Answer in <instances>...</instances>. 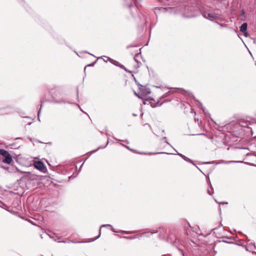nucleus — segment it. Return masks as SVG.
Segmentation results:
<instances>
[{
  "mask_svg": "<svg viewBox=\"0 0 256 256\" xmlns=\"http://www.w3.org/2000/svg\"><path fill=\"white\" fill-rule=\"evenodd\" d=\"M50 238H52L54 241H57L56 239L54 238V237H52V236H50Z\"/></svg>",
  "mask_w": 256,
  "mask_h": 256,
  "instance_id": "a18cd8bd",
  "label": "nucleus"
},
{
  "mask_svg": "<svg viewBox=\"0 0 256 256\" xmlns=\"http://www.w3.org/2000/svg\"><path fill=\"white\" fill-rule=\"evenodd\" d=\"M96 62V60L94 62H92V64H88L87 66H85V68L86 66H93L95 64Z\"/></svg>",
  "mask_w": 256,
  "mask_h": 256,
  "instance_id": "cd10ccee",
  "label": "nucleus"
},
{
  "mask_svg": "<svg viewBox=\"0 0 256 256\" xmlns=\"http://www.w3.org/2000/svg\"><path fill=\"white\" fill-rule=\"evenodd\" d=\"M220 226H222V224L221 223L220 224Z\"/></svg>",
  "mask_w": 256,
  "mask_h": 256,
  "instance_id": "e2e57ef3",
  "label": "nucleus"
},
{
  "mask_svg": "<svg viewBox=\"0 0 256 256\" xmlns=\"http://www.w3.org/2000/svg\"><path fill=\"white\" fill-rule=\"evenodd\" d=\"M76 106L80 108V110L81 112H83V110H82V109L80 108V106L78 104H76Z\"/></svg>",
  "mask_w": 256,
  "mask_h": 256,
  "instance_id": "ea45409f",
  "label": "nucleus"
},
{
  "mask_svg": "<svg viewBox=\"0 0 256 256\" xmlns=\"http://www.w3.org/2000/svg\"><path fill=\"white\" fill-rule=\"evenodd\" d=\"M178 250H179L180 251V252H182V256H184V254L182 253V250H181L180 248H178Z\"/></svg>",
  "mask_w": 256,
  "mask_h": 256,
  "instance_id": "de8ad7c7",
  "label": "nucleus"
},
{
  "mask_svg": "<svg viewBox=\"0 0 256 256\" xmlns=\"http://www.w3.org/2000/svg\"><path fill=\"white\" fill-rule=\"evenodd\" d=\"M121 238H126V239L132 240V239L136 238V236H121Z\"/></svg>",
  "mask_w": 256,
  "mask_h": 256,
  "instance_id": "412c9836",
  "label": "nucleus"
},
{
  "mask_svg": "<svg viewBox=\"0 0 256 256\" xmlns=\"http://www.w3.org/2000/svg\"><path fill=\"white\" fill-rule=\"evenodd\" d=\"M235 162H236V161H224V160H223L222 162H221V163L224 164H230V163H235Z\"/></svg>",
  "mask_w": 256,
  "mask_h": 256,
  "instance_id": "5701e85b",
  "label": "nucleus"
},
{
  "mask_svg": "<svg viewBox=\"0 0 256 256\" xmlns=\"http://www.w3.org/2000/svg\"><path fill=\"white\" fill-rule=\"evenodd\" d=\"M42 104H40V109L39 110V111L38 112V120H40V119H39V116H40V111L42 107V102H41Z\"/></svg>",
  "mask_w": 256,
  "mask_h": 256,
  "instance_id": "7c9ffc66",
  "label": "nucleus"
},
{
  "mask_svg": "<svg viewBox=\"0 0 256 256\" xmlns=\"http://www.w3.org/2000/svg\"><path fill=\"white\" fill-rule=\"evenodd\" d=\"M108 141L106 144V145L104 146H100L99 147H98L96 149L94 150H93L91 152L92 153H94L96 152H97L98 150V149H100V148H105L106 147V146L108 144V142H109V140H108Z\"/></svg>",
  "mask_w": 256,
  "mask_h": 256,
  "instance_id": "dca6fc26",
  "label": "nucleus"
},
{
  "mask_svg": "<svg viewBox=\"0 0 256 256\" xmlns=\"http://www.w3.org/2000/svg\"><path fill=\"white\" fill-rule=\"evenodd\" d=\"M216 229V228H214L212 229V230H215Z\"/></svg>",
  "mask_w": 256,
  "mask_h": 256,
  "instance_id": "0e129e2a",
  "label": "nucleus"
},
{
  "mask_svg": "<svg viewBox=\"0 0 256 256\" xmlns=\"http://www.w3.org/2000/svg\"><path fill=\"white\" fill-rule=\"evenodd\" d=\"M216 24H218L220 25V26L221 27H223V28H226L227 27V25L225 24H220L219 22H216Z\"/></svg>",
  "mask_w": 256,
  "mask_h": 256,
  "instance_id": "c85d7f7f",
  "label": "nucleus"
},
{
  "mask_svg": "<svg viewBox=\"0 0 256 256\" xmlns=\"http://www.w3.org/2000/svg\"><path fill=\"white\" fill-rule=\"evenodd\" d=\"M137 153L141 154H171L170 153H168L165 152H137Z\"/></svg>",
  "mask_w": 256,
  "mask_h": 256,
  "instance_id": "9b49d317",
  "label": "nucleus"
},
{
  "mask_svg": "<svg viewBox=\"0 0 256 256\" xmlns=\"http://www.w3.org/2000/svg\"><path fill=\"white\" fill-rule=\"evenodd\" d=\"M28 139H30V140H32V138H29V137H28Z\"/></svg>",
  "mask_w": 256,
  "mask_h": 256,
  "instance_id": "5fc2aeb1",
  "label": "nucleus"
},
{
  "mask_svg": "<svg viewBox=\"0 0 256 256\" xmlns=\"http://www.w3.org/2000/svg\"><path fill=\"white\" fill-rule=\"evenodd\" d=\"M4 110H6V114H8L12 112V110H14V108L12 106H9L4 108Z\"/></svg>",
  "mask_w": 256,
  "mask_h": 256,
  "instance_id": "2eb2a0df",
  "label": "nucleus"
},
{
  "mask_svg": "<svg viewBox=\"0 0 256 256\" xmlns=\"http://www.w3.org/2000/svg\"><path fill=\"white\" fill-rule=\"evenodd\" d=\"M193 229H194V228H192L190 227V229H188L186 230V234L187 236L190 235V236L192 238L195 236V235L193 233Z\"/></svg>",
  "mask_w": 256,
  "mask_h": 256,
  "instance_id": "f8f14e48",
  "label": "nucleus"
},
{
  "mask_svg": "<svg viewBox=\"0 0 256 256\" xmlns=\"http://www.w3.org/2000/svg\"><path fill=\"white\" fill-rule=\"evenodd\" d=\"M120 232L122 234H132L136 232V231H125V230H120L118 232Z\"/></svg>",
  "mask_w": 256,
  "mask_h": 256,
  "instance_id": "6ab92c4d",
  "label": "nucleus"
},
{
  "mask_svg": "<svg viewBox=\"0 0 256 256\" xmlns=\"http://www.w3.org/2000/svg\"><path fill=\"white\" fill-rule=\"evenodd\" d=\"M56 240H57V241H58V242H59V240H61V238H60V237H58V238H56Z\"/></svg>",
  "mask_w": 256,
  "mask_h": 256,
  "instance_id": "37998d69",
  "label": "nucleus"
},
{
  "mask_svg": "<svg viewBox=\"0 0 256 256\" xmlns=\"http://www.w3.org/2000/svg\"><path fill=\"white\" fill-rule=\"evenodd\" d=\"M184 92V94H188V95H192V93L190 92H186L184 90H183L182 89H181Z\"/></svg>",
  "mask_w": 256,
  "mask_h": 256,
  "instance_id": "72a5a7b5",
  "label": "nucleus"
},
{
  "mask_svg": "<svg viewBox=\"0 0 256 256\" xmlns=\"http://www.w3.org/2000/svg\"><path fill=\"white\" fill-rule=\"evenodd\" d=\"M244 36H246V37H248V33L246 32V31L245 32H244Z\"/></svg>",
  "mask_w": 256,
  "mask_h": 256,
  "instance_id": "a19ab883",
  "label": "nucleus"
},
{
  "mask_svg": "<svg viewBox=\"0 0 256 256\" xmlns=\"http://www.w3.org/2000/svg\"><path fill=\"white\" fill-rule=\"evenodd\" d=\"M253 122L250 120V118H247L246 120H242L239 122V124L241 127L247 128L248 129H250V131L252 132V131L251 128H250L248 126L252 124Z\"/></svg>",
  "mask_w": 256,
  "mask_h": 256,
  "instance_id": "7ed1b4c3",
  "label": "nucleus"
},
{
  "mask_svg": "<svg viewBox=\"0 0 256 256\" xmlns=\"http://www.w3.org/2000/svg\"><path fill=\"white\" fill-rule=\"evenodd\" d=\"M102 58V57H99V58H98L97 59H100V58Z\"/></svg>",
  "mask_w": 256,
  "mask_h": 256,
  "instance_id": "4d7b16f0",
  "label": "nucleus"
},
{
  "mask_svg": "<svg viewBox=\"0 0 256 256\" xmlns=\"http://www.w3.org/2000/svg\"><path fill=\"white\" fill-rule=\"evenodd\" d=\"M82 112H83V113L86 114V112H84V111Z\"/></svg>",
  "mask_w": 256,
  "mask_h": 256,
  "instance_id": "338daca9",
  "label": "nucleus"
},
{
  "mask_svg": "<svg viewBox=\"0 0 256 256\" xmlns=\"http://www.w3.org/2000/svg\"><path fill=\"white\" fill-rule=\"evenodd\" d=\"M150 104H151V106H152V107H156V106H152V102H155V101H154V99L153 98H150Z\"/></svg>",
  "mask_w": 256,
  "mask_h": 256,
  "instance_id": "c756f323",
  "label": "nucleus"
},
{
  "mask_svg": "<svg viewBox=\"0 0 256 256\" xmlns=\"http://www.w3.org/2000/svg\"><path fill=\"white\" fill-rule=\"evenodd\" d=\"M104 57L105 58H108V60L109 61L110 63H112V64H113L114 65L116 66H118L120 67V64L118 62V61L116 60H114L109 57H107L106 56H104Z\"/></svg>",
  "mask_w": 256,
  "mask_h": 256,
  "instance_id": "1a4fd4ad",
  "label": "nucleus"
},
{
  "mask_svg": "<svg viewBox=\"0 0 256 256\" xmlns=\"http://www.w3.org/2000/svg\"><path fill=\"white\" fill-rule=\"evenodd\" d=\"M58 90H57L56 89H54V90H52L50 92V93L51 94L52 98V102L56 103V104H62V103L66 104L67 103V104H76H76L72 103L68 101H65L62 100H56L55 98L56 94H55L54 92Z\"/></svg>",
  "mask_w": 256,
  "mask_h": 256,
  "instance_id": "f03ea898",
  "label": "nucleus"
},
{
  "mask_svg": "<svg viewBox=\"0 0 256 256\" xmlns=\"http://www.w3.org/2000/svg\"><path fill=\"white\" fill-rule=\"evenodd\" d=\"M111 230L113 232H118L115 230L112 226V228H111Z\"/></svg>",
  "mask_w": 256,
  "mask_h": 256,
  "instance_id": "58836bf2",
  "label": "nucleus"
},
{
  "mask_svg": "<svg viewBox=\"0 0 256 256\" xmlns=\"http://www.w3.org/2000/svg\"><path fill=\"white\" fill-rule=\"evenodd\" d=\"M134 47H136V46H134L129 45V46H126V48H127L128 49V48H134Z\"/></svg>",
  "mask_w": 256,
  "mask_h": 256,
  "instance_id": "4c0bfd02",
  "label": "nucleus"
},
{
  "mask_svg": "<svg viewBox=\"0 0 256 256\" xmlns=\"http://www.w3.org/2000/svg\"><path fill=\"white\" fill-rule=\"evenodd\" d=\"M25 118H30V116H26Z\"/></svg>",
  "mask_w": 256,
  "mask_h": 256,
  "instance_id": "13d9d810",
  "label": "nucleus"
},
{
  "mask_svg": "<svg viewBox=\"0 0 256 256\" xmlns=\"http://www.w3.org/2000/svg\"><path fill=\"white\" fill-rule=\"evenodd\" d=\"M221 204H228V202H221Z\"/></svg>",
  "mask_w": 256,
  "mask_h": 256,
  "instance_id": "3c124183",
  "label": "nucleus"
},
{
  "mask_svg": "<svg viewBox=\"0 0 256 256\" xmlns=\"http://www.w3.org/2000/svg\"><path fill=\"white\" fill-rule=\"evenodd\" d=\"M120 68L122 69H124L126 72L130 73V72L128 70L124 65L121 64L120 66Z\"/></svg>",
  "mask_w": 256,
  "mask_h": 256,
  "instance_id": "b1692460",
  "label": "nucleus"
},
{
  "mask_svg": "<svg viewBox=\"0 0 256 256\" xmlns=\"http://www.w3.org/2000/svg\"><path fill=\"white\" fill-rule=\"evenodd\" d=\"M140 87L142 88V90L144 89V93L148 94H150L151 92L149 88H145L143 86L140 84Z\"/></svg>",
  "mask_w": 256,
  "mask_h": 256,
  "instance_id": "f3484780",
  "label": "nucleus"
},
{
  "mask_svg": "<svg viewBox=\"0 0 256 256\" xmlns=\"http://www.w3.org/2000/svg\"><path fill=\"white\" fill-rule=\"evenodd\" d=\"M198 234V232H196V234Z\"/></svg>",
  "mask_w": 256,
  "mask_h": 256,
  "instance_id": "bf43d9fd",
  "label": "nucleus"
},
{
  "mask_svg": "<svg viewBox=\"0 0 256 256\" xmlns=\"http://www.w3.org/2000/svg\"><path fill=\"white\" fill-rule=\"evenodd\" d=\"M125 142H126L127 144H129V142H128L127 140H125Z\"/></svg>",
  "mask_w": 256,
  "mask_h": 256,
  "instance_id": "603ef678",
  "label": "nucleus"
},
{
  "mask_svg": "<svg viewBox=\"0 0 256 256\" xmlns=\"http://www.w3.org/2000/svg\"><path fill=\"white\" fill-rule=\"evenodd\" d=\"M156 88H159V86H154Z\"/></svg>",
  "mask_w": 256,
  "mask_h": 256,
  "instance_id": "052dcab7",
  "label": "nucleus"
},
{
  "mask_svg": "<svg viewBox=\"0 0 256 256\" xmlns=\"http://www.w3.org/2000/svg\"><path fill=\"white\" fill-rule=\"evenodd\" d=\"M222 241L224 242L229 243L228 242L226 241V240H222Z\"/></svg>",
  "mask_w": 256,
  "mask_h": 256,
  "instance_id": "49530a36",
  "label": "nucleus"
},
{
  "mask_svg": "<svg viewBox=\"0 0 256 256\" xmlns=\"http://www.w3.org/2000/svg\"><path fill=\"white\" fill-rule=\"evenodd\" d=\"M202 111L204 112L205 114H207V110H206V108H202Z\"/></svg>",
  "mask_w": 256,
  "mask_h": 256,
  "instance_id": "f704fd0d",
  "label": "nucleus"
},
{
  "mask_svg": "<svg viewBox=\"0 0 256 256\" xmlns=\"http://www.w3.org/2000/svg\"><path fill=\"white\" fill-rule=\"evenodd\" d=\"M162 140H164L165 143L169 145L170 147L172 148L170 144L166 140V136L162 137Z\"/></svg>",
  "mask_w": 256,
  "mask_h": 256,
  "instance_id": "393cba45",
  "label": "nucleus"
},
{
  "mask_svg": "<svg viewBox=\"0 0 256 256\" xmlns=\"http://www.w3.org/2000/svg\"><path fill=\"white\" fill-rule=\"evenodd\" d=\"M108 227H112V226L110 224H102L100 226V228L99 229V232L98 235L94 238H91L89 242L94 241L95 240H97L101 234V228H108Z\"/></svg>",
  "mask_w": 256,
  "mask_h": 256,
  "instance_id": "0eeeda50",
  "label": "nucleus"
},
{
  "mask_svg": "<svg viewBox=\"0 0 256 256\" xmlns=\"http://www.w3.org/2000/svg\"><path fill=\"white\" fill-rule=\"evenodd\" d=\"M84 52H85V53H87V54H90V55L92 56H93L95 57V56H94L93 54H91L89 53L88 52H86V51Z\"/></svg>",
  "mask_w": 256,
  "mask_h": 256,
  "instance_id": "c03bdc74",
  "label": "nucleus"
},
{
  "mask_svg": "<svg viewBox=\"0 0 256 256\" xmlns=\"http://www.w3.org/2000/svg\"><path fill=\"white\" fill-rule=\"evenodd\" d=\"M208 193L210 195H212V194L214 193V190L212 187L210 188V189H208Z\"/></svg>",
  "mask_w": 256,
  "mask_h": 256,
  "instance_id": "bb28decb",
  "label": "nucleus"
},
{
  "mask_svg": "<svg viewBox=\"0 0 256 256\" xmlns=\"http://www.w3.org/2000/svg\"><path fill=\"white\" fill-rule=\"evenodd\" d=\"M140 53V52H137V53L135 54V56L134 57V61L137 63L138 65L139 63H140V62H138L136 59V58L139 56Z\"/></svg>",
  "mask_w": 256,
  "mask_h": 256,
  "instance_id": "aec40b11",
  "label": "nucleus"
},
{
  "mask_svg": "<svg viewBox=\"0 0 256 256\" xmlns=\"http://www.w3.org/2000/svg\"><path fill=\"white\" fill-rule=\"evenodd\" d=\"M171 92V91H168L166 93L164 94L162 96H161L159 100H158L156 102V104H160V106L162 104V102H160V100L163 98H164L168 96L169 94Z\"/></svg>",
  "mask_w": 256,
  "mask_h": 256,
  "instance_id": "9d476101",
  "label": "nucleus"
},
{
  "mask_svg": "<svg viewBox=\"0 0 256 256\" xmlns=\"http://www.w3.org/2000/svg\"><path fill=\"white\" fill-rule=\"evenodd\" d=\"M204 134H199V135H204Z\"/></svg>",
  "mask_w": 256,
  "mask_h": 256,
  "instance_id": "680f3d73",
  "label": "nucleus"
},
{
  "mask_svg": "<svg viewBox=\"0 0 256 256\" xmlns=\"http://www.w3.org/2000/svg\"><path fill=\"white\" fill-rule=\"evenodd\" d=\"M248 24L246 22L243 23L240 26V30L242 32H245L247 30Z\"/></svg>",
  "mask_w": 256,
  "mask_h": 256,
  "instance_id": "ddd939ff",
  "label": "nucleus"
},
{
  "mask_svg": "<svg viewBox=\"0 0 256 256\" xmlns=\"http://www.w3.org/2000/svg\"><path fill=\"white\" fill-rule=\"evenodd\" d=\"M34 167L42 172H45L46 168L44 162L42 161H35L34 162Z\"/></svg>",
  "mask_w": 256,
  "mask_h": 256,
  "instance_id": "20e7f679",
  "label": "nucleus"
},
{
  "mask_svg": "<svg viewBox=\"0 0 256 256\" xmlns=\"http://www.w3.org/2000/svg\"><path fill=\"white\" fill-rule=\"evenodd\" d=\"M200 230L198 227H196L195 228V230Z\"/></svg>",
  "mask_w": 256,
  "mask_h": 256,
  "instance_id": "09e8293b",
  "label": "nucleus"
},
{
  "mask_svg": "<svg viewBox=\"0 0 256 256\" xmlns=\"http://www.w3.org/2000/svg\"><path fill=\"white\" fill-rule=\"evenodd\" d=\"M116 140H117L118 141V142L122 141L121 140H118V139H116Z\"/></svg>",
  "mask_w": 256,
  "mask_h": 256,
  "instance_id": "6e6d98bb",
  "label": "nucleus"
},
{
  "mask_svg": "<svg viewBox=\"0 0 256 256\" xmlns=\"http://www.w3.org/2000/svg\"><path fill=\"white\" fill-rule=\"evenodd\" d=\"M172 148L174 149V151L176 152V154L180 156L185 161H186V162H189V163H190V164H194V166H195L196 168L200 170V171L201 172H202L201 171V170H200V168L198 166H196L194 162L190 158H188L186 157V156H185L184 155L180 154V153H179L177 152V150L174 148Z\"/></svg>",
  "mask_w": 256,
  "mask_h": 256,
  "instance_id": "39448f33",
  "label": "nucleus"
},
{
  "mask_svg": "<svg viewBox=\"0 0 256 256\" xmlns=\"http://www.w3.org/2000/svg\"><path fill=\"white\" fill-rule=\"evenodd\" d=\"M10 154L8 153V152L6 150L4 149H0V154L2 156H4V158L8 156V154Z\"/></svg>",
  "mask_w": 256,
  "mask_h": 256,
  "instance_id": "4468645a",
  "label": "nucleus"
},
{
  "mask_svg": "<svg viewBox=\"0 0 256 256\" xmlns=\"http://www.w3.org/2000/svg\"><path fill=\"white\" fill-rule=\"evenodd\" d=\"M82 242L70 240V243L77 244V243H82Z\"/></svg>",
  "mask_w": 256,
  "mask_h": 256,
  "instance_id": "2f4dec72",
  "label": "nucleus"
},
{
  "mask_svg": "<svg viewBox=\"0 0 256 256\" xmlns=\"http://www.w3.org/2000/svg\"><path fill=\"white\" fill-rule=\"evenodd\" d=\"M214 162H203L204 164H212Z\"/></svg>",
  "mask_w": 256,
  "mask_h": 256,
  "instance_id": "79ce46f5",
  "label": "nucleus"
},
{
  "mask_svg": "<svg viewBox=\"0 0 256 256\" xmlns=\"http://www.w3.org/2000/svg\"><path fill=\"white\" fill-rule=\"evenodd\" d=\"M121 144L124 146H125L126 148H128V150H131V151H134V150L132 149H131L128 146H125L124 145V144Z\"/></svg>",
  "mask_w": 256,
  "mask_h": 256,
  "instance_id": "473e14b6",
  "label": "nucleus"
},
{
  "mask_svg": "<svg viewBox=\"0 0 256 256\" xmlns=\"http://www.w3.org/2000/svg\"><path fill=\"white\" fill-rule=\"evenodd\" d=\"M241 12V15H242V16H244V14H245V12H244V10H241V12Z\"/></svg>",
  "mask_w": 256,
  "mask_h": 256,
  "instance_id": "e433bc0d",
  "label": "nucleus"
},
{
  "mask_svg": "<svg viewBox=\"0 0 256 256\" xmlns=\"http://www.w3.org/2000/svg\"><path fill=\"white\" fill-rule=\"evenodd\" d=\"M134 94L138 96V94H136V92H134Z\"/></svg>",
  "mask_w": 256,
  "mask_h": 256,
  "instance_id": "69168bd1",
  "label": "nucleus"
},
{
  "mask_svg": "<svg viewBox=\"0 0 256 256\" xmlns=\"http://www.w3.org/2000/svg\"><path fill=\"white\" fill-rule=\"evenodd\" d=\"M82 112H83V113L86 114V112H84V111Z\"/></svg>",
  "mask_w": 256,
  "mask_h": 256,
  "instance_id": "774afa93",
  "label": "nucleus"
},
{
  "mask_svg": "<svg viewBox=\"0 0 256 256\" xmlns=\"http://www.w3.org/2000/svg\"><path fill=\"white\" fill-rule=\"evenodd\" d=\"M59 242H63V243H70V240H68L67 239L62 240H59Z\"/></svg>",
  "mask_w": 256,
  "mask_h": 256,
  "instance_id": "a878e982",
  "label": "nucleus"
},
{
  "mask_svg": "<svg viewBox=\"0 0 256 256\" xmlns=\"http://www.w3.org/2000/svg\"><path fill=\"white\" fill-rule=\"evenodd\" d=\"M208 12H206V11H204L202 12V15L203 16V17L206 18V19H208Z\"/></svg>",
  "mask_w": 256,
  "mask_h": 256,
  "instance_id": "4be33fe9",
  "label": "nucleus"
},
{
  "mask_svg": "<svg viewBox=\"0 0 256 256\" xmlns=\"http://www.w3.org/2000/svg\"><path fill=\"white\" fill-rule=\"evenodd\" d=\"M146 125H148L149 128H151V126L149 124H146Z\"/></svg>",
  "mask_w": 256,
  "mask_h": 256,
  "instance_id": "8fccbe9b",
  "label": "nucleus"
},
{
  "mask_svg": "<svg viewBox=\"0 0 256 256\" xmlns=\"http://www.w3.org/2000/svg\"><path fill=\"white\" fill-rule=\"evenodd\" d=\"M202 111L204 112L205 114H207V110H206V108H202Z\"/></svg>",
  "mask_w": 256,
  "mask_h": 256,
  "instance_id": "c9c22d12",
  "label": "nucleus"
},
{
  "mask_svg": "<svg viewBox=\"0 0 256 256\" xmlns=\"http://www.w3.org/2000/svg\"><path fill=\"white\" fill-rule=\"evenodd\" d=\"M84 164V162L81 165L80 167V168H79V170H78V172H74L73 174L69 177V179H71V178H74L78 174V172L80 170L82 166Z\"/></svg>",
  "mask_w": 256,
  "mask_h": 256,
  "instance_id": "a211bd4d",
  "label": "nucleus"
},
{
  "mask_svg": "<svg viewBox=\"0 0 256 256\" xmlns=\"http://www.w3.org/2000/svg\"><path fill=\"white\" fill-rule=\"evenodd\" d=\"M158 233V238L160 239L166 240L168 242H172L170 240H169V238L168 237V230L164 228H158L156 229L151 230V229H146L144 231L142 232V234L140 236V237L142 236H150V235H152L154 234Z\"/></svg>",
  "mask_w": 256,
  "mask_h": 256,
  "instance_id": "f257e3e1",
  "label": "nucleus"
},
{
  "mask_svg": "<svg viewBox=\"0 0 256 256\" xmlns=\"http://www.w3.org/2000/svg\"><path fill=\"white\" fill-rule=\"evenodd\" d=\"M216 11L217 12H214L212 13H209L208 14V20H212L211 18H213L214 20L218 19L220 16V12L218 10H216Z\"/></svg>",
  "mask_w": 256,
  "mask_h": 256,
  "instance_id": "423d86ee",
  "label": "nucleus"
},
{
  "mask_svg": "<svg viewBox=\"0 0 256 256\" xmlns=\"http://www.w3.org/2000/svg\"><path fill=\"white\" fill-rule=\"evenodd\" d=\"M162 133L164 134V130H162Z\"/></svg>",
  "mask_w": 256,
  "mask_h": 256,
  "instance_id": "864d4df0",
  "label": "nucleus"
},
{
  "mask_svg": "<svg viewBox=\"0 0 256 256\" xmlns=\"http://www.w3.org/2000/svg\"><path fill=\"white\" fill-rule=\"evenodd\" d=\"M12 158L10 154H8L6 156L4 157L2 162L4 163L10 164L12 162Z\"/></svg>",
  "mask_w": 256,
  "mask_h": 256,
  "instance_id": "6e6552de",
  "label": "nucleus"
}]
</instances>
